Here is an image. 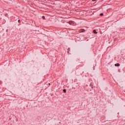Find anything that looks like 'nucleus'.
Instances as JSON below:
<instances>
[{
	"instance_id": "7ed1b4c3",
	"label": "nucleus",
	"mask_w": 125,
	"mask_h": 125,
	"mask_svg": "<svg viewBox=\"0 0 125 125\" xmlns=\"http://www.w3.org/2000/svg\"><path fill=\"white\" fill-rule=\"evenodd\" d=\"M63 92L66 93V89H63Z\"/></svg>"
},
{
	"instance_id": "423d86ee",
	"label": "nucleus",
	"mask_w": 125,
	"mask_h": 125,
	"mask_svg": "<svg viewBox=\"0 0 125 125\" xmlns=\"http://www.w3.org/2000/svg\"><path fill=\"white\" fill-rule=\"evenodd\" d=\"M42 18H43V19H44V16H42Z\"/></svg>"
},
{
	"instance_id": "0eeeda50",
	"label": "nucleus",
	"mask_w": 125,
	"mask_h": 125,
	"mask_svg": "<svg viewBox=\"0 0 125 125\" xmlns=\"http://www.w3.org/2000/svg\"><path fill=\"white\" fill-rule=\"evenodd\" d=\"M93 1H95V0H92Z\"/></svg>"
},
{
	"instance_id": "39448f33",
	"label": "nucleus",
	"mask_w": 125,
	"mask_h": 125,
	"mask_svg": "<svg viewBox=\"0 0 125 125\" xmlns=\"http://www.w3.org/2000/svg\"><path fill=\"white\" fill-rule=\"evenodd\" d=\"M18 21H19V23H20V20H19Z\"/></svg>"
},
{
	"instance_id": "f03ea898",
	"label": "nucleus",
	"mask_w": 125,
	"mask_h": 125,
	"mask_svg": "<svg viewBox=\"0 0 125 125\" xmlns=\"http://www.w3.org/2000/svg\"><path fill=\"white\" fill-rule=\"evenodd\" d=\"M93 33H94V34H97V32H96V30H94L93 31Z\"/></svg>"
},
{
	"instance_id": "20e7f679",
	"label": "nucleus",
	"mask_w": 125,
	"mask_h": 125,
	"mask_svg": "<svg viewBox=\"0 0 125 125\" xmlns=\"http://www.w3.org/2000/svg\"><path fill=\"white\" fill-rule=\"evenodd\" d=\"M100 16H103V13L100 14Z\"/></svg>"
},
{
	"instance_id": "f257e3e1",
	"label": "nucleus",
	"mask_w": 125,
	"mask_h": 125,
	"mask_svg": "<svg viewBox=\"0 0 125 125\" xmlns=\"http://www.w3.org/2000/svg\"><path fill=\"white\" fill-rule=\"evenodd\" d=\"M115 66H117V67H120V63H116L115 64Z\"/></svg>"
}]
</instances>
